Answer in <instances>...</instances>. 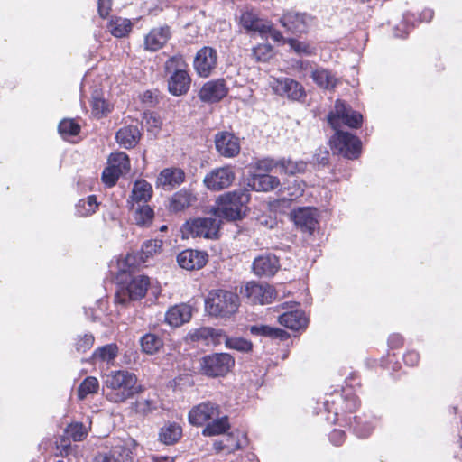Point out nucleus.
<instances>
[{"instance_id":"nucleus-56","label":"nucleus","mask_w":462,"mask_h":462,"mask_svg":"<svg viewBox=\"0 0 462 462\" xmlns=\"http://www.w3.org/2000/svg\"><path fill=\"white\" fill-rule=\"evenodd\" d=\"M266 33H268L274 42L286 43L287 39L283 38L279 31L273 29L272 25L268 23H262V37Z\"/></svg>"},{"instance_id":"nucleus-10","label":"nucleus","mask_w":462,"mask_h":462,"mask_svg":"<svg viewBox=\"0 0 462 462\" xmlns=\"http://www.w3.org/2000/svg\"><path fill=\"white\" fill-rule=\"evenodd\" d=\"M234 358L226 353L207 356L202 359V372L211 377L223 376L234 365Z\"/></svg>"},{"instance_id":"nucleus-41","label":"nucleus","mask_w":462,"mask_h":462,"mask_svg":"<svg viewBox=\"0 0 462 462\" xmlns=\"http://www.w3.org/2000/svg\"><path fill=\"white\" fill-rule=\"evenodd\" d=\"M350 427L353 429L355 434L359 438L368 437L371 434L374 428V426L371 423L363 420V419L358 416L353 417V422H350Z\"/></svg>"},{"instance_id":"nucleus-26","label":"nucleus","mask_w":462,"mask_h":462,"mask_svg":"<svg viewBox=\"0 0 462 462\" xmlns=\"http://www.w3.org/2000/svg\"><path fill=\"white\" fill-rule=\"evenodd\" d=\"M132 212L133 220L135 225L146 227L152 224L154 217L153 209L147 204H137L128 206Z\"/></svg>"},{"instance_id":"nucleus-53","label":"nucleus","mask_w":462,"mask_h":462,"mask_svg":"<svg viewBox=\"0 0 462 462\" xmlns=\"http://www.w3.org/2000/svg\"><path fill=\"white\" fill-rule=\"evenodd\" d=\"M162 246V242L158 240H150L143 243L142 245V259H143V255L148 258L149 256L152 255L153 254H156L159 252Z\"/></svg>"},{"instance_id":"nucleus-58","label":"nucleus","mask_w":462,"mask_h":462,"mask_svg":"<svg viewBox=\"0 0 462 462\" xmlns=\"http://www.w3.org/2000/svg\"><path fill=\"white\" fill-rule=\"evenodd\" d=\"M359 406V402L356 396H347L344 399V410L348 412L355 411Z\"/></svg>"},{"instance_id":"nucleus-7","label":"nucleus","mask_w":462,"mask_h":462,"mask_svg":"<svg viewBox=\"0 0 462 462\" xmlns=\"http://www.w3.org/2000/svg\"><path fill=\"white\" fill-rule=\"evenodd\" d=\"M220 226L221 219L217 217H198L187 221L183 226V232L192 237L217 239Z\"/></svg>"},{"instance_id":"nucleus-33","label":"nucleus","mask_w":462,"mask_h":462,"mask_svg":"<svg viewBox=\"0 0 462 462\" xmlns=\"http://www.w3.org/2000/svg\"><path fill=\"white\" fill-rule=\"evenodd\" d=\"M279 257L270 252L262 254V275L273 276L280 269Z\"/></svg>"},{"instance_id":"nucleus-60","label":"nucleus","mask_w":462,"mask_h":462,"mask_svg":"<svg viewBox=\"0 0 462 462\" xmlns=\"http://www.w3.org/2000/svg\"><path fill=\"white\" fill-rule=\"evenodd\" d=\"M420 356L415 351H409L403 356L404 363L409 366H414L418 364Z\"/></svg>"},{"instance_id":"nucleus-40","label":"nucleus","mask_w":462,"mask_h":462,"mask_svg":"<svg viewBox=\"0 0 462 462\" xmlns=\"http://www.w3.org/2000/svg\"><path fill=\"white\" fill-rule=\"evenodd\" d=\"M286 43L290 46L291 51L299 55L311 56L315 53V48L307 42L289 38L287 39Z\"/></svg>"},{"instance_id":"nucleus-2","label":"nucleus","mask_w":462,"mask_h":462,"mask_svg":"<svg viewBox=\"0 0 462 462\" xmlns=\"http://www.w3.org/2000/svg\"><path fill=\"white\" fill-rule=\"evenodd\" d=\"M189 421L194 426H204L202 435L217 436L230 429L228 416L221 415L218 404L206 401L192 407L188 416Z\"/></svg>"},{"instance_id":"nucleus-22","label":"nucleus","mask_w":462,"mask_h":462,"mask_svg":"<svg viewBox=\"0 0 462 462\" xmlns=\"http://www.w3.org/2000/svg\"><path fill=\"white\" fill-rule=\"evenodd\" d=\"M192 316L191 307L180 304L171 307L165 314L166 322L171 327L178 328L189 321Z\"/></svg>"},{"instance_id":"nucleus-36","label":"nucleus","mask_w":462,"mask_h":462,"mask_svg":"<svg viewBox=\"0 0 462 462\" xmlns=\"http://www.w3.org/2000/svg\"><path fill=\"white\" fill-rule=\"evenodd\" d=\"M132 29L130 20L122 17H116L110 22L109 30L111 33L117 38L126 36Z\"/></svg>"},{"instance_id":"nucleus-47","label":"nucleus","mask_w":462,"mask_h":462,"mask_svg":"<svg viewBox=\"0 0 462 462\" xmlns=\"http://www.w3.org/2000/svg\"><path fill=\"white\" fill-rule=\"evenodd\" d=\"M226 346L228 348L236 349L240 352H248L253 347L250 341L242 337H227L226 339Z\"/></svg>"},{"instance_id":"nucleus-37","label":"nucleus","mask_w":462,"mask_h":462,"mask_svg":"<svg viewBox=\"0 0 462 462\" xmlns=\"http://www.w3.org/2000/svg\"><path fill=\"white\" fill-rule=\"evenodd\" d=\"M108 163L116 170H119L121 174L127 173L130 170V160L124 152H116L110 154Z\"/></svg>"},{"instance_id":"nucleus-5","label":"nucleus","mask_w":462,"mask_h":462,"mask_svg":"<svg viewBox=\"0 0 462 462\" xmlns=\"http://www.w3.org/2000/svg\"><path fill=\"white\" fill-rule=\"evenodd\" d=\"M239 307V297L236 293L226 290H212L205 300V310L216 318H230Z\"/></svg>"},{"instance_id":"nucleus-63","label":"nucleus","mask_w":462,"mask_h":462,"mask_svg":"<svg viewBox=\"0 0 462 462\" xmlns=\"http://www.w3.org/2000/svg\"><path fill=\"white\" fill-rule=\"evenodd\" d=\"M94 462H118L113 454L110 452L108 454H100L96 457Z\"/></svg>"},{"instance_id":"nucleus-19","label":"nucleus","mask_w":462,"mask_h":462,"mask_svg":"<svg viewBox=\"0 0 462 462\" xmlns=\"http://www.w3.org/2000/svg\"><path fill=\"white\" fill-rule=\"evenodd\" d=\"M295 225L303 232L312 234L318 226L315 209L311 208H300L291 214Z\"/></svg>"},{"instance_id":"nucleus-49","label":"nucleus","mask_w":462,"mask_h":462,"mask_svg":"<svg viewBox=\"0 0 462 462\" xmlns=\"http://www.w3.org/2000/svg\"><path fill=\"white\" fill-rule=\"evenodd\" d=\"M262 337L278 338L280 340H286L289 338V335L285 330L263 325H262Z\"/></svg>"},{"instance_id":"nucleus-51","label":"nucleus","mask_w":462,"mask_h":462,"mask_svg":"<svg viewBox=\"0 0 462 462\" xmlns=\"http://www.w3.org/2000/svg\"><path fill=\"white\" fill-rule=\"evenodd\" d=\"M280 184L281 182L278 177L269 173H262V191L267 192L273 190Z\"/></svg>"},{"instance_id":"nucleus-23","label":"nucleus","mask_w":462,"mask_h":462,"mask_svg":"<svg viewBox=\"0 0 462 462\" xmlns=\"http://www.w3.org/2000/svg\"><path fill=\"white\" fill-rule=\"evenodd\" d=\"M138 444L133 439H127L113 447L111 453L118 462H134Z\"/></svg>"},{"instance_id":"nucleus-31","label":"nucleus","mask_w":462,"mask_h":462,"mask_svg":"<svg viewBox=\"0 0 462 462\" xmlns=\"http://www.w3.org/2000/svg\"><path fill=\"white\" fill-rule=\"evenodd\" d=\"M240 24L249 34L260 33V17L256 12L245 11L241 14Z\"/></svg>"},{"instance_id":"nucleus-17","label":"nucleus","mask_w":462,"mask_h":462,"mask_svg":"<svg viewBox=\"0 0 462 462\" xmlns=\"http://www.w3.org/2000/svg\"><path fill=\"white\" fill-rule=\"evenodd\" d=\"M185 172L180 168L171 167L163 169L157 177V186L164 190H171L182 184Z\"/></svg>"},{"instance_id":"nucleus-6","label":"nucleus","mask_w":462,"mask_h":462,"mask_svg":"<svg viewBox=\"0 0 462 462\" xmlns=\"http://www.w3.org/2000/svg\"><path fill=\"white\" fill-rule=\"evenodd\" d=\"M150 285V279L146 275H135L129 281L119 285L116 293V302L126 305L129 301L143 299Z\"/></svg>"},{"instance_id":"nucleus-44","label":"nucleus","mask_w":462,"mask_h":462,"mask_svg":"<svg viewBox=\"0 0 462 462\" xmlns=\"http://www.w3.org/2000/svg\"><path fill=\"white\" fill-rule=\"evenodd\" d=\"M98 204L97 198L94 195L88 196L86 199H80L77 205L78 213L80 216H88L94 212L97 208Z\"/></svg>"},{"instance_id":"nucleus-29","label":"nucleus","mask_w":462,"mask_h":462,"mask_svg":"<svg viewBox=\"0 0 462 462\" xmlns=\"http://www.w3.org/2000/svg\"><path fill=\"white\" fill-rule=\"evenodd\" d=\"M311 78L313 81L319 87L325 89H330L337 85V78L328 69L323 68H317L311 71Z\"/></svg>"},{"instance_id":"nucleus-1","label":"nucleus","mask_w":462,"mask_h":462,"mask_svg":"<svg viewBox=\"0 0 462 462\" xmlns=\"http://www.w3.org/2000/svg\"><path fill=\"white\" fill-rule=\"evenodd\" d=\"M328 122L336 131L330 139L332 149L347 159H356L361 152V141L352 134L339 130V127L342 123L351 128H359L363 122L362 115L345 101L337 99L328 115Z\"/></svg>"},{"instance_id":"nucleus-55","label":"nucleus","mask_w":462,"mask_h":462,"mask_svg":"<svg viewBox=\"0 0 462 462\" xmlns=\"http://www.w3.org/2000/svg\"><path fill=\"white\" fill-rule=\"evenodd\" d=\"M262 171L281 173L280 160L275 161L270 158L262 159Z\"/></svg>"},{"instance_id":"nucleus-64","label":"nucleus","mask_w":462,"mask_h":462,"mask_svg":"<svg viewBox=\"0 0 462 462\" xmlns=\"http://www.w3.org/2000/svg\"><path fill=\"white\" fill-rule=\"evenodd\" d=\"M434 12L431 9H425L420 14V19L422 22H430L433 17Z\"/></svg>"},{"instance_id":"nucleus-39","label":"nucleus","mask_w":462,"mask_h":462,"mask_svg":"<svg viewBox=\"0 0 462 462\" xmlns=\"http://www.w3.org/2000/svg\"><path fill=\"white\" fill-rule=\"evenodd\" d=\"M99 389V383L96 377H87L78 388V397L84 400L88 394L97 393Z\"/></svg>"},{"instance_id":"nucleus-30","label":"nucleus","mask_w":462,"mask_h":462,"mask_svg":"<svg viewBox=\"0 0 462 462\" xmlns=\"http://www.w3.org/2000/svg\"><path fill=\"white\" fill-rule=\"evenodd\" d=\"M142 351L147 355H154L163 346V340L154 333H146L140 338Z\"/></svg>"},{"instance_id":"nucleus-35","label":"nucleus","mask_w":462,"mask_h":462,"mask_svg":"<svg viewBox=\"0 0 462 462\" xmlns=\"http://www.w3.org/2000/svg\"><path fill=\"white\" fill-rule=\"evenodd\" d=\"M281 173L295 175L303 173L307 170V162L304 161H291L290 159H280Z\"/></svg>"},{"instance_id":"nucleus-52","label":"nucleus","mask_w":462,"mask_h":462,"mask_svg":"<svg viewBox=\"0 0 462 462\" xmlns=\"http://www.w3.org/2000/svg\"><path fill=\"white\" fill-rule=\"evenodd\" d=\"M93 344L94 337L91 334H85L77 340L75 347L77 352L85 353L92 347Z\"/></svg>"},{"instance_id":"nucleus-25","label":"nucleus","mask_w":462,"mask_h":462,"mask_svg":"<svg viewBox=\"0 0 462 462\" xmlns=\"http://www.w3.org/2000/svg\"><path fill=\"white\" fill-rule=\"evenodd\" d=\"M141 132L137 125H127L120 128L116 135V142L125 149H130L139 143Z\"/></svg>"},{"instance_id":"nucleus-28","label":"nucleus","mask_w":462,"mask_h":462,"mask_svg":"<svg viewBox=\"0 0 462 462\" xmlns=\"http://www.w3.org/2000/svg\"><path fill=\"white\" fill-rule=\"evenodd\" d=\"M282 325L292 330H299L307 327L308 319L300 310L285 312L279 317Z\"/></svg>"},{"instance_id":"nucleus-45","label":"nucleus","mask_w":462,"mask_h":462,"mask_svg":"<svg viewBox=\"0 0 462 462\" xmlns=\"http://www.w3.org/2000/svg\"><path fill=\"white\" fill-rule=\"evenodd\" d=\"M58 129L60 135L65 138L79 134L80 126L72 119H63L59 124Z\"/></svg>"},{"instance_id":"nucleus-4","label":"nucleus","mask_w":462,"mask_h":462,"mask_svg":"<svg viewBox=\"0 0 462 462\" xmlns=\"http://www.w3.org/2000/svg\"><path fill=\"white\" fill-rule=\"evenodd\" d=\"M250 200L247 189H236L220 195L216 200L210 213L213 217L228 221L241 219Z\"/></svg>"},{"instance_id":"nucleus-62","label":"nucleus","mask_w":462,"mask_h":462,"mask_svg":"<svg viewBox=\"0 0 462 462\" xmlns=\"http://www.w3.org/2000/svg\"><path fill=\"white\" fill-rule=\"evenodd\" d=\"M388 343L391 347H399L402 345V337L399 334H393L389 337Z\"/></svg>"},{"instance_id":"nucleus-18","label":"nucleus","mask_w":462,"mask_h":462,"mask_svg":"<svg viewBox=\"0 0 462 462\" xmlns=\"http://www.w3.org/2000/svg\"><path fill=\"white\" fill-rule=\"evenodd\" d=\"M196 194L189 189H181L169 199L168 208L171 212H182L197 201Z\"/></svg>"},{"instance_id":"nucleus-14","label":"nucleus","mask_w":462,"mask_h":462,"mask_svg":"<svg viewBox=\"0 0 462 462\" xmlns=\"http://www.w3.org/2000/svg\"><path fill=\"white\" fill-rule=\"evenodd\" d=\"M222 438L214 442V449L217 452L233 453L241 449L246 443L245 437L239 431L235 430L227 433L226 430L221 433Z\"/></svg>"},{"instance_id":"nucleus-24","label":"nucleus","mask_w":462,"mask_h":462,"mask_svg":"<svg viewBox=\"0 0 462 462\" xmlns=\"http://www.w3.org/2000/svg\"><path fill=\"white\" fill-rule=\"evenodd\" d=\"M191 79L188 73H175L168 79V90L176 97L185 95L190 88Z\"/></svg>"},{"instance_id":"nucleus-61","label":"nucleus","mask_w":462,"mask_h":462,"mask_svg":"<svg viewBox=\"0 0 462 462\" xmlns=\"http://www.w3.org/2000/svg\"><path fill=\"white\" fill-rule=\"evenodd\" d=\"M328 155L329 152L327 150L320 151L314 155V162L321 165H326L328 162Z\"/></svg>"},{"instance_id":"nucleus-8","label":"nucleus","mask_w":462,"mask_h":462,"mask_svg":"<svg viewBox=\"0 0 462 462\" xmlns=\"http://www.w3.org/2000/svg\"><path fill=\"white\" fill-rule=\"evenodd\" d=\"M268 85L275 95L286 97L291 101H300L306 97L303 86L291 78L270 77Z\"/></svg>"},{"instance_id":"nucleus-13","label":"nucleus","mask_w":462,"mask_h":462,"mask_svg":"<svg viewBox=\"0 0 462 462\" xmlns=\"http://www.w3.org/2000/svg\"><path fill=\"white\" fill-rule=\"evenodd\" d=\"M215 145L217 152L226 158L236 157L241 150L239 139L229 132L217 133L215 135Z\"/></svg>"},{"instance_id":"nucleus-3","label":"nucleus","mask_w":462,"mask_h":462,"mask_svg":"<svg viewBox=\"0 0 462 462\" xmlns=\"http://www.w3.org/2000/svg\"><path fill=\"white\" fill-rule=\"evenodd\" d=\"M104 383L109 389L106 397L114 403L124 402L141 390L135 374L126 370L111 372L106 376Z\"/></svg>"},{"instance_id":"nucleus-32","label":"nucleus","mask_w":462,"mask_h":462,"mask_svg":"<svg viewBox=\"0 0 462 462\" xmlns=\"http://www.w3.org/2000/svg\"><path fill=\"white\" fill-rule=\"evenodd\" d=\"M118 354V346L116 344H107L97 347L92 354L94 362L101 361L110 363L115 360Z\"/></svg>"},{"instance_id":"nucleus-54","label":"nucleus","mask_w":462,"mask_h":462,"mask_svg":"<svg viewBox=\"0 0 462 462\" xmlns=\"http://www.w3.org/2000/svg\"><path fill=\"white\" fill-rule=\"evenodd\" d=\"M293 199L282 198L268 202V206L271 211L282 212L285 208H289Z\"/></svg>"},{"instance_id":"nucleus-15","label":"nucleus","mask_w":462,"mask_h":462,"mask_svg":"<svg viewBox=\"0 0 462 462\" xmlns=\"http://www.w3.org/2000/svg\"><path fill=\"white\" fill-rule=\"evenodd\" d=\"M228 93V88L223 79L210 80L203 85L199 92V97L206 103H217Z\"/></svg>"},{"instance_id":"nucleus-20","label":"nucleus","mask_w":462,"mask_h":462,"mask_svg":"<svg viewBox=\"0 0 462 462\" xmlns=\"http://www.w3.org/2000/svg\"><path fill=\"white\" fill-rule=\"evenodd\" d=\"M171 37V31L168 26L154 28L145 36V49L151 51H156L162 48Z\"/></svg>"},{"instance_id":"nucleus-46","label":"nucleus","mask_w":462,"mask_h":462,"mask_svg":"<svg viewBox=\"0 0 462 462\" xmlns=\"http://www.w3.org/2000/svg\"><path fill=\"white\" fill-rule=\"evenodd\" d=\"M66 433L74 441H81L87 437L88 430L82 423L76 422L67 427Z\"/></svg>"},{"instance_id":"nucleus-38","label":"nucleus","mask_w":462,"mask_h":462,"mask_svg":"<svg viewBox=\"0 0 462 462\" xmlns=\"http://www.w3.org/2000/svg\"><path fill=\"white\" fill-rule=\"evenodd\" d=\"M188 64L182 55H174L171 57L164 64V69L167 74L174 75L175 73L186 72Z\"/></svg>"},{"instance_id":"nucleus-48","label":"nucleus","mask_w":462,"mask_h":462,"mask_svg":"<svg viewBox=\"0 0 462 462\" xmlns=\"http://www.w3.org/2000/svg\"><path fill=\"white\" fill-rule=\"evenodd\" d=\"M121 175L122 174L120 173L119 170H116L109 165L103 171L102 180L106 186L113 187Z\"/></svg>"},{"instance_id":"nucleus-11","label":"nucleus","mask_w":462,"mask_h":462,"mask_svg":"<svg viewBox=\"0 0 462 462\" xmlns=\"http://www.w3.org/2000/svg\"><path fill=\"white\" fill-rule=\"evenodd\" d=\"M311 19L312 17L306 13L289 11L280 18V22L282 26L291 33L302 34L307 32Z\"/></svg>"},{"instance_id":"nucleus-50","label":"nucleus","mask_w":462,"mask_h":462,"mask_svg":"<svg viewBox=\"0 0 462 462\" xmlns=\"http://www.w3.org/2000/svg\"><path fill=\"white\" fill-rule=\"evenodd\" d=\"M279 298L278 291L272 285L262 283V305L271 303Z\"/></svg>"},{"instance_id":"nucleus-16","label":"nucleus","mask_w":462,"mask_h":462,"mask_svg":"<svg viewBox=\"0 0 462 462\" xmlns=\"http://www.w3.org/2000/svg\"><path fill=\"white\" fill-rule=\"evenodd\" d=\"M179 265L186 270L201 269L208 262V254L206 252L187 249L180 252L177 256Z\"/></svg>"},{"instance_id":"nucleus-34","label":"nucleus","mask_w":462,"mask_h":462,"mask_svg":"<svg viewBox=\"0 0 462 462\" xmlns=\"http://www.w3.org/2000/svg\"><path fill=\"white\" fill-rule=\"evenodd\" d=\"M240 294L251 304L260 302V284L255 281H248L240 289Z\"/></svg>"},{"instance_id":"nucleus-12","label":"nucleus","mask_w":462,"mask_h":462,"mask_svg":"<svg viewBox=\"0 0 462 462\" xmlns=\"http://www.w3.org/2000/svg\"><path fill=\"white\" fill-rule=\"evenodd\" d=\"M217 51L211 47H203L196 54L194 69L203 78L208 77L217 66Z\"/></svg>"},{"instance_id":"nucleus-9","label":"nucleus","mask_w":462,"mask_h":462,"mask_svg":"<svg viewBox=\"0 0 462 462\" xmlns=\"http://www.w3.org/2000/svg\"><path fill=\"white\" fill-rule=\"evenodd\" d=\"M236 179L235 167L225 165L211 170L203 180L205 186L213 191L229 188Z\"/></svg>"},{"instance_id":"nucleus-43","label":"nucleus","mask_w":462,"mask_h":462,"mask_svg":"<svg viewBox=\"0 0 462 462\" xmlns=\"http://www.w3.org/2000/svg\"><path fill=\"white\" fill-rule=\"evenodd\" d=\"M110 112L108 103L100 97L99 93L95 92L92 96V114L96 117H103Z\"/></svg>"},{"instance_id":"nucleus-27","label":"nucleus","mask_w":462,"mask_h":462,"mask_svg":"<svg viewBox=\"0 0 462 462\" xmlns=\"http://www.w3.org/2000/svg\"><path fill=\"white\" fill-rule=\"evenodd\" d=\"M182 436V428L177 422H166L159 430L158 439L165 445H174Z\"/></svg>"},{"instance_id":"nucleus-42","label":"nucleus","mask_w":462,"mask_h":462,"mask_svg":"<svg viewBox=\"0 0 462 462\" xmlns=\"http://www.w3.org/2000/svg\"><path fill=\"white\" fill-rule=\"evenodd\" d=\"M135 411L138 413L148 414L157 409L158 401L153 394L152 397L143 398L141 397L135 402Z\"/></svg>"},{"instance_id":"nucleus-21","label":"nucleus","mask_w":462,"mask_h":462,"mask_svg":"<svg viewBox=\"0 0 462 462\" xmlns=\"http://www.w3.org/2000/svg\"><path fill=\"white\" fill-rule=\"evenodd\" d=\"M152 187L145 180H138L134 183L127 205L147 204L152 196Z\"/></svg>"},{"instance_id":"nucleus-59","label":"nucleus","mask_w":462,"mask_h":462,"mask_svg":"<svg viewBox=\"0 0 462 462\" xmlns=\"http://www.w3.org/2000/svg\"><path fill=\"white\" fill-rule=\"evenodd\" d=\"M98 14L102 18H106L111 10L112 0H97Z\"/></svg>"},{"instance_id":"nucleus-57","label":"nucleus","mask_w":462,"mask_h":462,"mask_svg":"<svg viewBox=\"0 0 462 462\" xmlns=\"http://www.w3.org/2000/svg\"><path fill=\"white\" fill-rule=\"evenodd\" d=\"M346 439V434L344 430L335 429L330 434H329V439L335 446H340Z\"/></svg>"}]
</instances>
